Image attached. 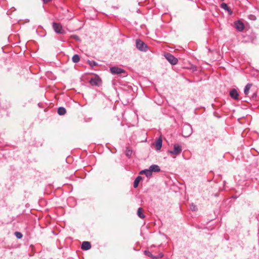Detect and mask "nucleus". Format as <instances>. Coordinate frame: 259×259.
Returning a JSON list of instances; mask_svg holds the SVG:
<instances>
[{
	"label": "nucleus",
	"instance_id": "13",
	"mask_svg": "<svg viewBox=\"0 0 259 259\" xmlns=\"http://www.w3.org/2000/svg\"><path fill=\"white\" fill-rule=\"evenodd\" d=\"M162 141L161 138H159L156 141L155 147L156 150H159L162 147Z\"/></svg>",
	"mask_w": 259,
	"mask_h": 259
},
{
	"label": "nucleus",
	"instance_id": "22",
	"mask_svg": "<svg viewBox=\"0 0 259 259\" xmlns=\"http://www.w3.org/2000/svg\"><path fill=\"white\" fill-rule=\"evenodd\" d=\"M132 150L126 149V151H125V154L127 157H130L132 155Z\"/></svg>",
	"mask_w": 259,
	"mask_h": 259
},
{
	"label": "nucleus",
	"instance_id": "3",
	"mask_svg": "<svg viewBox=\"0 0 259 259\" xmlns=\"http://www.w3.org/2000/svg\"><path fill=\"white\" fill-rule=\"evenodd\" d=\"M192 133V128L190 125L186 124L183 126L182 134L184 137H189Z\"/></svg>",
	"mask_w": 259,
	"mask_h": 259
},
{
	"label": "nucleus",
	"instance_id": "7",
	"mask_svg": "<svg viewBox=\"0 0 259 259\" xmlns=\"http://www.w3.org/2000/svg\"><path fill=\"white\" fill-rule=\"evenodd\" d=\"M229 95L233 99L235 100H239V93L235 89H232L229 92Z\"/></svg>",
	"mask_w": 259,
	"mask_h": 259
},
{
	"label": "nucleus",
	"instance_id": "18",
	"mask_svg": "<svg viewBox=\"0 0 259 259\" xmlns=\"http://www.w3.org/2000/svg\"><path fill=\"white\" fill-rule=\"evenodd\" d=\"M72 60L74 63H78L80 60L79 56L77 54H75L72 57Z\"/></svg>",
	"mask_w": 259,
	"mask_h": 259
},
{
	"label": "nucleus",
	"instance_id": "28",
	"mask_svg": "<svg viewBox=\"0 0 259 259\" xmlns=\"http://www.w3.org/2000/svg\"><path fill=\"white\" fill-rule=\"evenodd\" d=\"M44 2V3L46 4L48 2H51L52 0H42Z\"/></svg>",
	"mask_w": 259,
	"mask_h": 259
},
{
	"label": "nucleus",
	"instance_id": "12",
	"mask_svg": "<svg viewBox=\"0 0 259 259\" xmlns=\"http://www.w3.org/2000/svg\"><path fill=\"white\" fill-rule=\"evenodd\" d=\"M140 174L141 175H145L147 177H150L152 175V172L149 168L148 169H145L141 170L140 172Z\"/></svg>",
	"mask_w": 259,
	"mask_h": 259
},
{
	"label": "nucleus",
	"instance_id": "2",
	"mask_svg": "<svg viewBox=\"0 0 259 259\" xmlns=\"http://www.w3.org/2000/svg\"><path fill=\"white\" fill-rule=\"evenodd\" d=\"M53 28L56 33L60 34H65V30L62 28V26L60 23L53 22Z\"/></svg>",
	"mask_w": 259,
	"mask_h": 259
},
{
	"label": "nucleus",
	"instance_id": "16",
	"mask_svg": "<svg viewBox=\"0 0 259 259\" xmlns=\"http://www.w3.org/2000/svg\"><path fill=\"white\" fill-rule=\"evenodd\" d=\"M143 211V209L141 207H139L137 211V214L138 217L141 219H144L145 217Z\"/></svg>",
	"mask_w": 259,
	"mask_h": 259
},
{
	"label": "nucleus",
	"instance_id": "10",
	"mask_svg": "<svg viewBox=\"0 0 259 259\" xmlns=\"http://www.w3.org/2000/svg\"><path fill=\"white\" fill-rule=\"evenodd\" d=\"M91 248V244L90 242L83 241L81 244V248L84 250H87Z\"/></svg>",
	"mask_w": 259,
	"mask_h": 259
},
{
	"label": "nucleus",
	"instance_id": "17",
	"mask_svg": "<svg viewBox=\"0 0 259 259\" xmlns=\"http://www.w3.org/2000/svg\"><path fill=\"white\" fill-rule=\"evenodd\" d=\"M142 179V177L138 176L134 181V187L135 188H137L138 186L140 181Z\"/></svg>",
	"mask_w": 259,
	"mask_h": 259
},
{
	"label": "nucleus",
	"instance_id": "25",
	"mask_svg": "<svg viewBox=\"0 0 259 259\" xmlns=\"http://www.w3.org/2000/svg\"><path fill=\"white\" fill-rule=\"evenodd\" d=\"M158 258H161L163 256V254L162 253H159L158 255Z\"/></svg>",
	"mask_w": 259,
	"mask_h": 259
},
{
	"label": "nucleus",
	"instance_id": "14",
	"mask_svg": "<svg viewBox=\"0 0 259 259\" xmlns=\"http://www.w3.org/2000/svg\"><path fill=\"white\" fill-rule=\"evenodd\" d=\"M252 87V84L251 83H247L246 86L245 87V88L244 89V93L245 95H248V93H249V91L251 88V87Z\"/></svg>",
	"mask_w": 259,
	"mask_h": 259
},
{
	"label": "nucleus",
	"instance_id": "4",
	"mask_svg": "<svg viewBox=\"0 0 259 259\" xmlns=\"http://www.w3.org/2000/svg\"><path fill=\"white\" fill-rule=\"evenodd\" d=\"M137 48L142 52H146L148 50V46L143 41L140 39H137L136 42Z\"/></svg>",
	"mask_w": 259,
	"mask_h": 259
},
{
	"label": "nucleus",
	"instance_id": "27",
	"mask_svg": "<svg viewBox=\"0 0 259 259\" xmlns=\"http://www.w3.org/2000/svg\"><path fill=\"white\" fill-rule=\"evenodd\" d=\"M72 37L76 39H78L79 38V37L76 35H74Z\"/></svg>",
	"mask_w": 259,
	"mask_h": 259
},
{
	"label": "nucleus",
	"instance_id": "5",
	"mask_svg": "<svg viewBox=\"0 0 259 259\" xmlns=\"http://www.w3.org/2000/svg\"><path fill=\"white\" fill-rule=\"evenodd\" d=\"M164 56L166 60L172 65H176L178 63V60L172 55L169 53H165Z\"/></svg>",
	"mask_w": 259,
	"mask_h": 259
},
{
	"label": "nucleus",
	"instance_id": "19",
	"mask_svg": "<svg viewBox=\"0 0 259 259\" xmlns=\"http://www.w3.org/2000/svg\"><path fill=\"white\" fill-rule=\"evenodd\" d=\"M221 8L225 10H227L228 11V12H229L230 11L229 8L228 7V5L226 3H222L221 4Z\"/></svg>",
	"mask_w": 259,
	"mask_h": 259
},
{
	"label": "nucleus",
	"instance_id": "26",
	"mask_svg": "<svg viewBox=\"0 0 259 259\" xmlns=\"http://www.w3.org/2000/svg\"><path fill=\"white\" fill-rule=\"evenodd\" d=\"M152 258L155 259L158 258V256L157 255H153L152 254V256H151Z\"/></svg>",
	"mask_w": 259,
	"mask_h": 259
},
{
	"label": "nucleus",
	"instance_id": "20",
	"mask_svg": "<svg viewBox=\"0 0 259 259\" xmlns=\"http://www.w3.org/2000/svg\"><path fill=\"white\" fill-rule=\"evenodd\" d=\"M88 63L89 64V65L92 67H93L94 66H96L98 65V63L97 62H96V61H90V60H88Z\"/></svg>",
	"mask_w": 259,
	"mask_h": 259
},
{
	"label": "nucleus",
	"instance_id": "6",
	"mask_svg": "<svg viewBox=\"0 0 259 259\" xmlns=\"http://www.w3.org/2000/svg\"><path fill=\"white\" fill-rule=\"evenodd\" d=\"M110 70L111 73L113 74H119L125 72L123 69L118 67H111Z\"/></svg>",
	"mask_w": 259,
	"mask_h": 259
},
{
	"label": "nucleus",
	"instance_id": "29",
	"mask_svg": "<svg viewBox=\"0 0 259 259\" xmlns=\"http://www.w3.org/2000/svg\"><path fill=\"white\" fill-rule=\"evenodd\" d=\"M41 37L45 36L46 34L44 32H42L41 34H39Z\"/></svg>",
	"mask_w": 259,
	"mask_h": 259
},
{
	"label": "nucleus",
	"instance_id": "23",
	"mask_svg": "<svg viewBox=\"0 0 259 259\" xmlns=\"http://www.w3.org/2000/svg\"><path fill=\"white\" fill-rule=\"evenodd\" d=\"M190 208L192 211H196L197 210V207L194 204H191Z\"/></svg>",
	"mask_w": 259,
	"mask_h": 259
},
{
	"label": "nucleus",
	"instance_id": "24",
	"mask_svg": "<svg viewBox=\"0 0 259 259\" xmlns=\"http://www.w3.org/2000/svg\"><path fill=\"white\" fill-rule=\"evenodd\" d=\"M144 254L148 256L151 257L152 256V253L151 252H150L148 250H145L144 251Z\"/></svg>",
	"mask_w": 259,
	"mask_h": 259
},
{
	"label": "nucleus",
	"instance_id": "9",
	"mask_svg": "<svg viewBox=\"0 0 259 259\" xmlns=\"http://www.w3.org/2000/svg\"><path fill=\"white\" fill-rule=\"evenodd\" d=\"M235 26L236 29L239 31H242L244 28V24L240 20L235 22Z\"/></svg>",
	"mask_w": 259,
	"mask_h": 259
},
{
	"label": "nucleus",
	"instance_id": "8",
	"mask_svg": "<svg viewBox=\"0 0 259 259\" xmlns=\"http://www.w3.org/2000/svg\"><path fill=\"white\" fill-rule=\"evenodd\" d=\"M90 83L92 85L99 86L101 80L99 77L92 78L90 80Z\"/></svg>",
	"mask_w": 259,
	"mask_h": 259
},
{
	"label": "nucleus",
	"instance_id": "15",
	"mask_svg": "<svg viewBox=\"0 0 259 259\" xmlns=\"http://www.w3.org/2000/svg\"><path fill=\"white\" fill-rule=\"evenodd\" d=\"M58 113L60 115H63L66 113V110L65 108L60 107L58 108Z\"/></svg>",
	"mask_w": 259,
	"mask_h": 259
},
{
	"label": "nucleus",
	"instance_id": "21",
	"mask_svg": "<svg viewBox=\"0 0 259 259\" xmlns=\"http://www.w3.org/2000/svg\"><path fill=\"white\" fill-rule=\"evenodd\" d=\"M14 234L18 239H21L23 237L22 234L20 232H15Z\"/></svg>",
	"mask_w": 259,
	"mask_h": 259
},
{
	"label": "nucleus",
	"instance_id": "11",
	"mask_svg": "<svg viewBox=\"0 0 259 259\" xmlns=\"http://www.w3.org/2000/svg\"><path fill=\"white\" fill-rule=\"evenodd\" d=\"M149 168L152 173V172H159L160 171V168L159 166L156 164L151 165L149 167Z\"/></svg>",
	"mask_w": 259,
	"mask_h": 259
},
{
	"label": "nucleus",
	"instance_id": "1",
	"mask_svg": "<svg viewBox=\"0 0 259 259\" xmlns=\"http://www.w3.org/2000/svg\"><path fill=\"white\" fill-rule=\"evenodd\" d=\"M182 151V148L181 146L178 144H175L174 145V149L171 150H168L167 153L170 155H175L177 156L179 155Z\"/></svg>",
	"mask_w": 259,
	"mask_h": 259
}]
</instances>
